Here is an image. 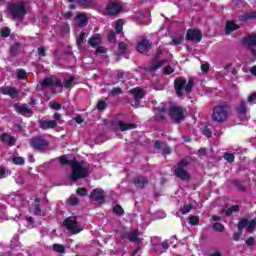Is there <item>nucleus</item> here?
Listing matches in <instances>:
<instances>
[{"instance_id":"60","label":"nucleus","mask_w":256,"mask_h":256,"mask_svg":"<svg viewBox=\"0 0 256 256\" xmlns=\"http://www.w3.org/2000/svg\"><path fill=\"white\" fill-rule=\"evenodd\" d=\"M246 245L248 247H253V245H255V238H253V236H250L246 241H245Z\"/></svg>"},{"instance_id":"13","label":"nucleus","mask_w":256,"mask_h":256,"mask_svg":"<svg viewBox=\"0 0 256 256\" xmlns=\"http://www.w3.org/2000/svg\"><path fill=\"white\" fill-rule=\"evenodd\" d=\"M151 49H153V42L147 38H142L141 41L136 44V51L140 55L149 53Z\"/></svg>"},{"instance_id":"37","label":"nucleus","mask_w":256,"mask_h":256,"mask_svg":"<svg viewBox=\"0 0 256 256\" xmlns=\"http://www.w3.org/2000/svg\"><path fill=\"white\" fill-rule=\"evenodd\" d=\"M52 249L55 253H65V246L62 244H53Z\"/></svg>"},{"instance_id":"20","label":"nucleus","mask_w":256,"mask_h":256,"mask_svg":"<svg viewBox=\"0 0 256 256\" xmlns=\"http://www.w3.org/2000/svg\"><path fill=\"white\" fill-rule=\"evenodd\" d=\"M133 184L137 189H145L149 185V180L145 176H136L133 178Z\"/></svg>"},{"instance_id":"42","label":"nucleus","mask_w":256,"mask_h":256,"mask_svg":"<svg viewBox=\"0 0 256 256\" xmlns=\"http://www.w3.org/2000/svg\"><path fill=\"white\" fill-rule=\"evenodd\" d=\"M111 97H115V95H123V89L121 87H114L109 94Z\"/></svg>"},{"instance_id":"55","label":"nucleus","mask_w":256,"mask_h":256,"mask_svg":"<svg viewBox=\"0 0 256 256\" xmlns=\"http://www.w3.org/2000/svg\"><path fill=\"white\" fill-rule=\"evenodd\" d=\"M59 161H60V164L64 166L71 165V161L69 162V159H67V156H60Z\"/></svg>"},{"instance_id":"27","label":"nucleus","mask_w":256,"mask_h":256,"mask_svg":"<svg viewBox=\"0 0 256 256\" xmlns=\"http://www.w3.org/2000/svg\"><path fill=\"white\" fill-rule=\"evenodd\" d=\"M253 19H256V11L245 13L239 16V21H242V23H247V21H251Z\"/></svg>"},{"instance_id":"46","label":"nucleus","mask_w":256,"mask_h":256,"mask_svg":"<svg viewBox=\"0 0 256 256\" xmlns=\"http://www.w3.org/2000/svg\"><path fill=\"white\" fill-rule=\"evenodd\" d=\"M108 51H109V49H107V48H105V47L99 45L98 47H96V50H95V52H94V55H99L100 53H102V54L105 55V54L108 53Z\"/></svg>"},{"instance_id":"48","label":"nucleus","mask_w":256,"mask_h":256,"mask_svg":"<svg viewBox=\"0 0 256 256\" xmlns=\"http://www.w3.org/2000/svg\"><path fill=\"white\" fill-rule=\"evenodd\" d=\"M202 134L207 137L208 139H211V135H213V132L208 126H205L202 130Z\"/></svg>"},{"instance_id":"21","label":"nucleus","mask_w":256,"mask_h":256,"mask_svg":"<svg viewBox=\"0 0 256 256\" xmlns=\"http://www.w3.org/2000/svg\"><path fill=\"white\" fill-rule=\"evenodd\" d=\"M102 43H103V38L101 37V34H95L92 37H90L88 40V44L93 49H97V47H99V45H102Z\"/></svg>"},{"instance_id":"10","label":"nucleus","mask_w":256,"mask_h":256,"mask_svg":"<svg viewBox=\"0 0 256 256\" xmlns=\"http://www.w3.org/2000/svg\"><path fill=\"white\" fill-rule=\"evenodd\" d=\"M163 55V51L161 49H158L156 51L155 56L151 60V65L145 68V71L147 73H153L157 71L158 69H161L165 63H167L166 59L160 60L159 58Z\"/></svg>"},{"instance_id":"64","label":"nucleus","mask_w":256,"mask_h":256,"mask_svg":"<svg viewBox=\"0 0 256 256\" xmlns=\"http://www.w3.org/2000/svg\"><path fill=\"white\" fill-rule=\"evenodd\" d=\"M162 153L163 155H171V147L165 146L164 148H162Z\"/></svg>"},{"instance_id":"54","label":"nucleus","mask_w":256,"mask_h":256,"mask_svg":"<svg viewBox=\"0 0 256 256\" xmlns=\"http://www.w3.org/2000/svg\"><path fill=\"white\" fill-rule=\"evenodd\" d=\"M93 3V0H78V5H81V7H88Z\"/></svg>"},{"instance_id":"16","label":"nucleus","mask_w":256,"mask_h":256,"mask_svg":"<svg viewBox=\"0 0 256 256\" xmlns=\"http://www.w3.org/2000/svg\"><path fill=\"white\" fill-rule=\"evenodd\" d=\"M90 199L102 205V203H105V190L102 188L93 189L90 192Z\"/></svg>"},{"instance_id":"33","label":"nucleus","mask_w":256,"mask_h":256,"mask_svg":"<svg viewBox=\"0 0 256 256\" xmlns=\"http://www.w3.org/2000/svg\"><path fill=\"white\" fill-rule=\"evenodd\" d=\"M184 40L185 38L182 35L171 36L170 45H174V47H177L178 45H181Z\"/></svg>"},{"instance_id":"35","label":"nucleus","mask_w":256,"mask_h":256,"mask_svg":"<svg viewBox=\"0 0 256 256\" xmlns=\"http://www.w3.org/2000/svg\"><path fill=\"white\" fill-rule=\"evenodd\" d=\"M212 229L218 233H223L225 231V226L222 223L216 222L212 225Z\"/></svg>"},{"instance_id":"26","label":"nucleus","mask_w":256,"mask_h":256,"mask_svg":"<svg viewBox=\"0 0 256 256\" xmlns=\"http://www.w3.org/2000/svg\"><path fill=\"white\" fill-rule=\"evenodd\" d=\"M118 126L122 131H129L131 129H137V124L125 123L123 120L118 121Z\"/></svg>"},{"instance_id":"2","label":"nucleus","mask_w":256,"mask_h":256,"mask_svg":"<svg viewBox=\"0 0 256 256\" xmlns=\"http://www.w3.org/2000/svg\"><path fill=\"white\" fill-rule=\"evenodd\" d=\"M75 85V77L71 76L64 80V83L58 78L46 77L41 82V87L55 89V87H64L65 89H71Z\"/></svg>"},{"instance_id":"6","label":"nucleus","mask_w":256,"mask_h":256,"mask_svg":"<svg viewBox=\"0 0 256 256\" xmlns=\"http://www.w3.org/2000/svg\"><path fill=\"white\" fill-rule=\"evenodd\" d=\"M187 117V108H184L183 106H170L169 110V118L172 121V123H175L176 125H179L185 121V118Z\"/></svg>"},{"instance_id":"17","label":"nucleus","mask_w":256,"mask_h":256,"mask_svg":"<svg viewBox=\"0 0 256 256\" xmlns=\"http://www.w3.org/2000/svg\"><path fill=\"white\" fill-rule=\"evenodd\" d=\"M201 39H203V33L201 32V30L191 29V28L187 30L186 41L201 43Z\"/></svg>"},{"instance_id":"56","label":"nucleus","mask_w":256,"mask_h":256,"mask_svg":"<svg viewBox=\"0 0 256 256\" xmlns=\"http://www.w3.org/2000/svg\"><path fill=\"white\" fill-rule=\"evenodd\" d=\"M41 205L40 204H35L34 205V215L37 217H41Z\"/></svg>"},{"instance_id":"3","label":"nucleus","mask_w":256,"mask_h":256,"mask_svg":"<svg viewBox=\"0 0 256 256\" xmlns=\"http://www.w3.org/2000/svg\"><path fill=\"white\" fill-rule=\"evenodd\" d=\"M231 111V106L227 102H222L214 107L212 113V119L216 123H225L229 119V112Z\"/></svg>"},{"instance_id":"15","label":"nucleus","mask_w":256,"mask_h":256,"mask_svg":"<svg viewBox=\"0 0 256 256\" xmlns=\"http://www.w3.org/2000/svg\"><path fill=\"white\" fill-rule=\"evenodd\" d=\"M245 227H246L247 231H249V232L255 231L256 220L252 219V220L249 221L247 218L240 219L238 224H237L238 231H243V229Z\"/></svg>"},{"instance_id":"39","label":"nucleus","mask_w":256,"mask_h":256,"mask_svg":"<svg viewBox=\"0 0 256 256\" xmlns=\"http://www.w3.org/2000/svg\"><path fill=\"white\" fill-rule=\"evenodd\" d=\"M191 209H193V205L186 204L180 209V213L182 215H187V213H191Z\"/></svg>"},{"instance_id":"11","label":"nucleus","mask_w":256,"mask_h":256,"mask_svg":"<svg viewBox=\"0 0 256 256\" xmlns=\"http://www.w3.org/2000/svg\"><path fill=\"white\" fill-rule=\"evenodd\" d=\"M120 233V239L122 241H130V243H141V238H139V235L141 233L138 230H133V231H127V229L123 228L119 231Z\"/></svg>"},{"instance_id":"5","label":"nucleus","mask_w":256,"mask_h":256,"mask_svg":"<svg viewBox=\"0 0 256 256\" xmlns=\"http://www.w3.org/2000/svg\"><path fill=\"white\" fill-rule=\"evenodd\" d=\"M72 173L70 175L71 181H79V179H85L89 174V168L83 166V162L72 160L70 162Z\"/></svg>"},{"instance_id":"41","label":"nucleus","mask_w":256,"mask_h":256,"mask_svg":"<svg viewBox=\"0 0 256 256\" xmlns=\"http://www.w3.org/2000/svg\"><path fill=\"white\" fill-rule=\"evenodd\" d=\"M115 31L117 35H120V33H123V20H118L116 22Z\"/></svg>"},{"instance_id":"57","label":"nucleus","mask_w":256,"mask_h":256,"mask_svg":"<svg viewBox=\"0 0 256 256\" xmlns=\"http://www.w3.org/2000/svg\"><path fill=\"white\" fill-rule=\"evenodd\" d=\"M242 235H243V231L238 230V232H235L233 234V237H232L233 241H239V239H241Z\"/></svg>"},{"instance_id":"45","label":"nucleus","mask_w":256,"mask_h":256,"mask_svg":"<svg viewBox=\"0 0 256 256\" xmlns=\"http://www.w3.org/2000/svg\"><path fill=\"white\" fill-rule=\"evenodd\" d=\"M12 163L14 165H25V158L24 157H14V158H12Z\"/></svg>"},{"instance_id":"53","label":"nucleus","mask_w":256,"mask_h":256,"mask_svg":"<svg viewBox=\"0 0 256 256\" xmlns=\"http://www.w3.org/2000/svg\"><path fill=\"white\" fill-rule=\"evenodd\" d=\"M117 39V32L115 31H110L109 34H108V41L111 43L113 41H116Z\"/></svg>"},{"instance_id":"30","label":"nucleus","mask_w":256,"mask_h":256,"mask_svg":"<svg viewBox=\"0 0 256 256\" xmlns=\"http://www.w3.org/2000/svg\"><path fill=\"white\" fill-rule=\"evenodd\" d=\"M154 249L156 253H165L169 249V243L167 241L162 242V244H154Z\"/></svg>"},{"instance_id":"14","label":"nucleus","mask_w":256,"mask_h":256,"mask_svg":"<svg viewBox=\"0 0 256 256\" xmlns=\"http://www.w3.org/2000/svg\"><path fill=\"white\" fill-rule=\"evenodd\" d=\"M244 45H247L251 51L254 61H256V34H249L243 39Z\"/></svg>"},{"instance_id":"40","label":"nucleus","mask_w":256,"mask_h":256,"mask_svg":"<svg viewBox=\"0 0 256 256\" xmlns=\"http://www.w3.org/2000/svg\"><path fill=\"white\" fill-rule=\"evenodd\" d=\"M96 109H98V111H105V109H107V102H105V100H99Z\"/></svg>"},{"instance_id":"19","label":"nucleus","mask_w":256,"mask_h":256,"mask_svg":"<svg viewBox=\"0 0 256 256\" xmlns=\"http://www.w3.org/2000/svg\"><path fill=\"white\" fill-rule=\"evenodd\" d=\"M0 93L2 95H9L11 99H17L19 97V90L15 86H5L0 88Z\"/></svg>"},{"instance_id":"22","label":"nucleus","mask_w":256,"mask_h":256,"mask_svg":"<svg viewBox=\"0 0 256 256\" xmlns=\"http://www.w3.org/2000/svg\"><path fill=\"white\" fill-rule=\"evenodd\" d=\"M0 141L2 143H7V145H9V147H13V146H15V143H17V139H15V137H13L5 132L0 135Z\"/></svg>"},{"instance_id":"44","label":"nucleus","mask_w":256,"mask_h":256,"mask_svg":"<svg viewBox=\"0 0 256 256\" xmlns=\"http://www.w3.org/2000/svg\"><path fill=\"white\" fill-rule=\"evenodd\" d=\"M0 35L4 39H7V37H9V35H11V29L9 27L2 28L0 31Z\"/></svg>"},{"instance_id":"36","label":"nucleus","mask_w":256,"mask_h":256,"mask_svg":"<svg viewBox=\"0 0 256 256\" xmlns=\"http://www.w3.org/2000/svg\"><path fill=\"white\" fill-rule=\"evenodd\" d=\"M9 175H11V170L6 167L0 168V179H5V177H9Z\"/></svg>"},{"instance_id":"34","label":"nucleus","mask_w":256,"mask_h":256,"mask_svg":"<svg viewBox=\"0 0 256 256\" xmlns=\"http://www.w3.org/2000/svg\"><path fill=\"white\" fill-rule=\"evenodd\" d=\"M113 213H115V215H118V217H123V215H125V210H123V207H121V205L117 204L113 207Z\"/></svg>"},{"instance_id":"31","label":"nucleus","mask_w":256,"mask_h":256,"mask_svg":"<svg viewBox=\"0 0 256 256\" xmlns=\"http://www.w3.org/2000/svg\"><path fill=\"white\" fill-rule=\"evenodd\" d=\"M156 115L157 117L163 121L165 119V116L167 115V107L165 105L156 107Z\"/></svg>"},{"instance_id":"28","label":"nucleus","mask_w":256,"mask_h":256,"mask_svg":"<svg viewBox=\"0 0 256 256\" xmlns=\"http://www.w3.org/2000/svg\"><path fill=\"white\" fill-rule=\"evenodd\" d=\"M74 19L76 22H78L79 27H85V25H87L88 23L87 14L85 13H80L76 15Z\"/></svg>"},{"instance_id":"38","label":"nucleus","mask_w":256,"mask_h":256,"mask_svg":"<svg viewBox=\"0 0 256 256\" xmlns=\"http://www.w3.org/2000/svg\"><path fill=\"white\" fill-rule=\"evenodd\" d=\"M118 51L120 55H125L127 53V44L125 42H120L118 44Z\"/></svg>"},{"instance_id":"24","label":"nucleus","mask_w":256,"mask_h":256,"mask_svg":"<svg viewBox=\"0 0 256 256\" xmlns=\"http://www.w3.org/2000/svg\"><path fill=\"white\" fill-rule=\"evenodd\" d=\"M237 29H241V27L235 23L233 20H228L225 25V33L226 35H231L233 31H237Z\"/></svg>"},{"instance_id":"12","label":"nucleus","mask_w":256,"mask_h":256,"mask_svg":"<svg viewBox=\"0 0 256 256\" xmlns=\"http://www.w3.org/2000/svg\"><path fill=\"white\" fill-rule=\"evenodd\" d=\"M105 11L109 17H117L123 11V6L115 0H109L106 4Z\"/></svg>"},{"instance_id":"50","label":"nucleus","mask_w":256,"mask_h":256,"mask_svg":"<svg viewBox=\"0 0 256 256\" xmlns=\"http://www.w3.org/2000/svg\"><path fill=\"white\" fill-rule=\"evenodd\" d=\"M189 223L190 225H194V226L199 225V216H190Z\"/></svg>"},{"instance_id":"18","label":"nucleus","mask_w":256,"mask_h":256,"mask_svg":"<svg viewBox=\"0 0 256 256\" xmlns=\"http://www.w3.org/2000/svg\"><path fill=\"white\" fill-rule=\"evenodd\" d=\"M130 95H133L134 97V105L136 107H139L141 105V99H144L145 97V90L141 88H132L129 90Z\"/></svg>"},{"instance_id":"58","label":"nucleus","mask_w":256,"mask_h":256,"mask_svg":"<svg viewBox=\"0 0 256 256\" xmlns=\"http://www.w3.org/2000/svg\"><path fill=\"white\" fill-rule=\"evenodd\" d=\"M198 157L202 158V157H205L207 155V148L205 147H202L198 150V153H197Z\"/></svg>"},{"instance_id":"9","label":"nucleus","mask_w":256,"mask_h":256,"mask_svg":"<svg viewBox=\"0 0 256 256\" xmlns=\"http://www.w3.org/2000/svg\"><path fill=\"white\" fill-rule=\"evenodd\" d=\"M30 147H32L34 151L45 153L47 149H49V141L43 136H35L30 139Z\"/></svg>"},{"instance_id":"23","label":"nucleus","mask_w":256,"mask_h":256,"mask_svg":"<svg viewBox=\"0 0 256 256\" xmlns=\"http://www.w3.org/2000/svg\"><path fill=\"white\" fill-rule=\"evenodd\" d=\"M14 109L19 113V115H33V110L27 108V104H15Z\"/></svg>"},{"instance_id":"51","label":"nucleus","mask_w":256,"mask_h":256,"mask_svg":"<svg viewBox=\"0 0 256 256\" xmlns=\"http://www.w3.org/2000/svg\"><path fill=\"white\" fill-rule=\"evenodd\" d=\"M17 79H27V72L23 69L17 70Z\"/></svg>"},{"instance_id":"47","label":"nucleus","mask_w":256,"mask_h":256,"mask_svg":"<svg viewBox=\"0 0 256 256\" xmlns=\"http://www.w3.org/2000/svg\"><path fill=\"white\" fill-rule=\"evenodd\" d=\"M83 41H85V32H81L76 39L77 47H81L83 45Z\"/></svg>"},{"instance_id":"61","label":"nucleus","mask_w":256,"mask_h":256,"mask_svg":"<svg viewBox=\"0 0 256 256\" xmlns=\"http://www.w3.org/2000/svg\"><path fill=\"white\" fill-rule=\"evenodd\" d=\"M51 109H54V111H61V104L54 102L50 105Z\"/></svg>"},{"instance_id":"25","label":"nucleus","mask_w":256,"mask_h":256,"mask_svg":"<svg viewBox=\"0 0 256 256\" xmlns=\"http://www.w3.org/2000/svg\"><path fill=\"white\" fill-rule=\"evenodd\" d=\"M57 127V121L55 120H43L40 122V129L47 131V129H55Z\"/></svg>"},{"instance_id":"4","label":"nucleus","mask_w":256,"mask_h":256,"mask_svg":"<svg viewBox=\"0 0 256 256\" xmlns=\"http://www.w3.org/2000/svg\"><path fill=\"white\" fill-rule=\"evenodd\" d=\"M7 11L9 15H11L13 21L17 19L19 21H23L27 15V6L25 5V2L20 1L18 3L8 5Z\"/></svg>"},{"instance_id":"62","label":"nucleus","mask_w":256,"mask_h":256,"mask_svg":"<svg viewBox=\"0 0 256 256\" xmlns=\"http://www.w3.org/2000/svg\"><path fill=\"white\" fill-rule=\"evenodd\" d=\"M174 69L171 67V66H166L165 68H164V73H165V75H171V73H174Z\"/></svg>"},{"instance_id":"32","label":"nucleus","mask_w":256,"mask_h":256,"mask_svg":"<svg viewBox=\"0 0 256 256\" xmlns=\"http://www.w3.org/2000/svg\"><path fill=\"white\" fill-rule=\"evenodd\" d=\"M240 207L237 204L230 206L229 208L224 210V213L227 217H231L233 213H239Z\"/></svg>"},{"instance_id":"29","label":"nucleus","mask_w":256,"mask_h":256,"mask_svg":"<svg viewBox=\"0 0 256 256\" xmlns=\"http://www.w3.org/2000/svg\"><path fill=\"white\" fill-rule=\"evenodd\" d=\"M236 111L238 115H247V111H249V109L247 108V102H245V100H242L240 104L236 107Z\"/></svg>"},{"instance_id":"52","label":"nucleus","mask_w":256,"mask_h":256,"mask_svg":"<svg viewBox=\"0 0 256 256\" xmlns=\"http://www.w3.org/2000/svg\"><path fill=\"white\" fill-rule=\"evenodd\" d=\"M77 195H80V197H87V189L83 187H79L76 190Z\"/></svg>"},{"instance_id":"63","label":"nucleus","mask_w":256,"mask_h":256,"mask_svg":"<svg viewBox=\"0 0 256 256\" xmlns=\"http://www.w3.org/2000/svg\"><path fill=\"white\" fill-rule=\"evenodd\" d=\"M248 103H253L254 101H256V92L250 94L247 98Z\"/></svg>"},{"instance_id":"1","label":"nucleus","mask_w":256,"mask_h":256,"mask_svg":"<svg viewBox=\"0 0 256 256\" xmlns=\"http://www.w3.org/2000/svg\"><path fill=\"white\" fill-rule=\"evenodd\" d=\"M193 87H195V80L190 78L187 82V78L185 77H177L174 80V90L177 97H183V95H189L193 91Z\"/></svg>"},{"instance_id":"49","label":"nucleus","mask_w":256,"mask_h":256,"mask_svg":"<svg viewBox=\"0 0 256 256\" xmlns=\"http://www.w3.org/2000/svg\"><path fill=\"white\" fill-rule=\"evenodd\" d=\"M19 51V44H14L13 46L10 47V55L12 57H15Z\"/></svg>"},{"instance_id":"43","label":"nucleus","mask_w":256,"mask_h":256,"mask_svg":"<svg viewBox=\"0 0 256 256\" xmlns=\"http://www.w3.org/2000/svg\"><path fill=\"white\" fill-rule=\"evenodd\" d=\"M223 157L228 163H233L235 161V155L233 153L225 152Z\"/></svg>"},{"instance_id":"59","label":"nucleus","mask_w":256,"mask_h":256,"mask_svg":"<svg viewBox=\"0 0 256 256\" xmlns=\"http://www.w3.org/2000/svg\"><path fill=\"white\" fill-rule=\"evenodd\" d=\"M38 55L40 57H47V52H46V50H45V48L43 46H40L38 48Z\"/></svg>"},{"instance_id":"7","label":"nucleus","mask_w":256,"mask_h":256,"mask_svg":"<svg viewBox=\"0 0 256 256\" xmlns=\"http://www.w3.org/2000/svg\"><path fill=\"white\" fill-rule=\"evenodd\" d=\"M189 163L187 159H182L176 165L174 175L181 181H191V174L186 170L189 167Z\"/></svg>"},{"instance_id":"8","label":"nucleus","mask_w":256,"mask_h":256,"mask_svg":"<svg viewBox=\"0 0 256 256\" xmlns=\"http://www.w3.org/2000/svg\"><path fill=\"white\" fill-rule=\"evenodd\" d=\"M62 226L65 227L71 235H77L83 231L81 224H79L75 216L65 218Z\"/></svg>"}]
</instances>
